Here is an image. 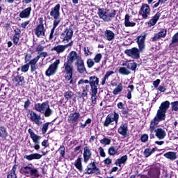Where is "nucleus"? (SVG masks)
I'll list each match as a JSON object with an SVG mask.
<instances>
[{"label": "nucleus", "instance_id": "obj_1", "mask_svg": "<svg viewBox=\"0 0 178 178\" xmlns=\"http://www.w3.org/2000/svg\"><path fill=\"white\" fill-rule=\"evenodd\" d=\"M169 106H170V102H169V101L162 102L157 111L156 116L150 122L149 130L151 133L155 131L156 136L159 138V140H163V138L166 137V132L162 129H157L156 130L155 129L156 126L159 124V122H162V120L166 119V112L168 109H169Z\"/></svg>", "mask_w": 178, "mask_h": 178}, {"label": "nucleus", "instance_id": "obj_2", "mask_svg": "<svg viewBox=\"0 0 178 178\" xmlns=\"http://www.w3.org/2000/svg\"><path fill=\"white\" fill-rule=\"evenodd\" d=\"M78 84H90L92 106H95L97 105V94H98V88H99V78L97 76H92L89 78V81L81 79Z\"/></svg>", "mask_w": 178, "mask_h": 178}, {"label": "nucleus", "instance_id": "obj_3", "mask_svg": "<svg viewBox=\"0 0 178 178\" xmlns=\"http://www.w3.org/2000/svg\"><path fill=\"white\" fill-rule=\"evenodd\" d=\"M35 109L37 112H40V113L44 115L45 118H49V116H51L52 113H54V110L51 109L48 102L35 104Z\"/></svg>", "mask_w": 178, "mask_h": 178}, {"label": "nucleus", "instance_id": "obj_4", "mask_svg": "<svg viewBox=\"0 0 178 178\" xmlns=\"http://www.w3.org/2000/svg\"><path fill=\"white\" fill-rule=\"evenodd\" d=\"M98 15L100 19L104 22H111L116 15V10L99 8Z\"/></svg>", "mask_w": 178, "mask_h": 178}, {"label": "nucleus", "instance_id": "obj_5", "mask_svg": "<svg viewBox=\"0 0 178 178\" xmlns=\"http://www.w3.org/2000/svg\"><path fill=\"white\" fill-rule=\"evenodd\" d=\"M20 172L25 175V176L31 177L32 178H38L40 177V174H38V170L33 167L31 165H28L26 166L22 167Z\"/></svg>", "mask_w": 178, "mask_h": 178}, {"label": "nucleus", "instance_id": "obj_6", "mask_svg": "<svg viewBox=\"0 0 178 178\" xmlns=\"http://www.w3.org/2000/svg\"><path fill=\"white\" fill-rule=\"evenodd\" d=\"M64 73H65V79L67 81H70V84H72L73 80V64L66 61L64 63L63 65Z\"/></svg>", "mask_w": 178, "mask_h": 178}, {"label": "nucleus", "instance_id": "obj_7", "mask_svg": "<svg viewBox=\"0 0 178 178\" xmlns=\"http://www.w3.org/2000/svg\"><path fill=\"white\" fill-rule=\"evenodd\" d=\"M60 64V60H56L54 63L49 65V68L45 72V75L47 77L54 76L56 72H58V67Z\"/></svg>", "mask_w": 178, "mask_h": 178}, {"label": "nucleus", "instance_id": "obj_8", "mask_svg": "<svg viewBox=\"0 0 178 178\" xmlns=\"http://www.w3.org/2000/svg\"><path fill=\"white\" fill-rule=\"evenodd\" d=\"M112 122H115V124H118L119 122V114L118 113L115 112L114 115H108V116L106 118L104 126H105V127H108L109 124L112 123Z\"/></svg>", "mask_w": 178, "mask_h": 178}, {"label": "nucleus", "instance_id": "obj_9", "mask_svg": "<svg viewBox=\"0 0 178 178\" xmlns=\"http://www.w3.org/2000/svg\"><path fill=\"white\" fill-rule=\"evenodd\" d=\"M29 119L31 122L35 123V124H37V126H41V124H42L41 115H39L34 111H31L29 113Z\"/></svg>", "mask_w": 178, "mask_h": 178}, {"label": "nucleus", "instance_id": "obj_10", "mask_svg": "<svg viewBox=\"0 0 178 178\" xmlns=\"http://www.w3.org/2000/svg\"><path fill=\"white\" fill-rule=\"evenodd\" d=\"M73 37V29L67 28L60 35V38L63 42H69Z\"/></svg>", "mask_w": 178, "mask_h": 178}, {"label": "nucleus", "instance_id": "obj_11", "mask_svg": "<svg viewBox=\"0 0 178 178\" xmlns=\"http://www.w3.org/2000/svg\"><path fill=\"white\" fill-rule=\"evenodd\" d=\"M86 171L88 175H92L94 173L95 175H101V172H99V169L97 168V165H95V163H90L88 165L87 168L86 169Z\"/></svg>", "mask_w": 178, "mask_h": 178}, {"label": "nucleus", "instance_id": "obj_12", "mask_svg": "<svg viewBox=\"0 0 178 178\" xmlns=\"http://www.w3.org/2000/svg\"><path fill=\"white\" fill-rule=\"evenodd\" d=\"M139 14L143 19H147L149 15H151V8H149V6L148 4H143Z\"/></svg>", "mask_w": 178, "mask_h": 178}, {"label": "nucleus", "instance_id": "obj_13", "mask_svg": "<svg viewBox=\"0 0 178 178\" xmlns=\"http://www.w3.org/2000/svg\"><path fill=\"white\" fill-rule=\"evenodd\" d=\"M124 54L133 59H138V58H140V51L136 47L130 49H126Z\"/></svg>", "mask_w": 178, "mask_h": 178}, {"label": "nucleus", "instance_id": "obj_14", "mask_svg": "<svg viewBox=\"0 0 178 178\" xmlns=\"http://www.w3.org/2000/svg\"><path fill=\"white\" fill-rule=\"evenodd\" d=\"M82 59L81 56L77 54V52L72 51L67 56V62L73 65V62H74V60H76V62H79Z\"/></svg>", "mask_w": 178, "mask_h": 178}, {"label": "nucleus", "instance_id": "obj_15", "mask_svg": "<svg viewBox=\"0 0 178 178\" xmlns=\"http://www.w3.org/2000/svg\"><path fill=\"white\" fill-rule=\"evenodd\" d=\"M35 34L38 38H42L45 35L44 24H39L35 29Z\"/></svg>", "mask_w": 178, "mask_h": 178}, {"label": "nucleus", "instance_id": "obj_16", "mask_svg": "<svg viewBox=\"0 0 178 178\" xmlns=\"http://www.w3.org/2000/svg\"><path fill=\"white\" fill-rule=\"evenodd\" d=\"M75 66L76 67L77 72L79 73H81V74H83L87 72V70L86 69V66L84 65V60H83V58L79 60V62H75Z\"/></svg>", "mask_w": 178, "mask_h": 178}, {"label": "nucleus", "instance_id": "obj_17", "mask_svg": "<svg viewBox=\"0 0 178 178\" xmlns=\"http://www.w3.org/2000/svg\"><path fill=\"white\" fill-rule=\"evenodd\" d=\"M92 153H91V150L88 147H85L83 148V161L85 163H88V161L91 159Z\"/></svg>", "mask_w": 178, "mask_h": 178}, {"label": "nucleus", "instance_id": "obj_18", "mask_svg": "<svg viewBox=\"0 0 178 178\" xmlns=\"http://www.w3.org/2000/svg\"><path fill=\"white\" fill-rule=\"evenodd\" d=\"M59 10H60V4H57L50 12V16H51V17H54V19H59V16H60Z\"/></svg>", "mask_w": 178, "mask_h": 178}, {"label": "nucleus", "instance_id": "obj_19", "mask_svg": "<svg viewBox=\"0 0 178 178\" xmlns=\"http://www.w3.org/2000/svg\"><path fill=\"white\" fill-rule=\"evenodd\" d=\"M79 119H80V113L76 111L70 114L67 120L69 123H76V122H78Z\"/></svg>", "mask_w": 178, "mask_h": 178}, {"label": "nucleus", "instance_id": "obj_20", "mask_svg": "<svg viewBox=\"0 0 178 178\" xmlns=\"http://www.w3.org/2000/svg\"><path fill=\"white\" fill-rule=\"evenodd\" d=\"M137 42L140 51H143L145 48V35H140L137 38Z\"/></svg>", "mask_w": 178, "mask_h": 178}, {"label": "nucleus", "instance_id": "obj_21", "mask_svg": "<svg viewBox=\"0 0 178 178\" xmlns=\"http://www.w3.org/2000/svg\"><path fill=\"white\" fill-rule=\"evenodd\" d=\"M24 158L27 161H33V159H41V158H42V155L38 153H34L29 155H25Z\"/></svg>", "mask_w": 178, "mask_h": 178}, {"label": "nucleus", "instance_id": "obj_22", "mask_svg": "<svg viewBox=\"0 0 178 178\" xmlns=\"http://www.w3.org/2000/svg\"><path fill=\"white\" fill-rule=\"evenodd\" d=\"M30 13H31V7H28L19 13V17L22 19L30 17Z\"/></svg>", "mask_w": 178, "mask_h": 178}, {"label": "nucleus", "instance_id": "obj_23", "mask_svg": "<svg viewBox=\"0 0 178 178\" xmlns=\"http://www.w3.org/2000/svg\"><path fill=\"white\" fill-rule=\"evenodd\" d=\"M127 124L126 123L121 124L118 128L119 134H121V136H123V137H126V136H127Z\"/></svg>", "mask_w": 178, "mask_h": 178}, {"label": "nucleus", "instance_id": "obj_24", "mask_svg": "<svg viewBox=\"0 0 178 178\" xmlns=\"http://www.w3.org/2000/svg\"><path fill=\"white\" fill-rule=\"evenodd\" d=\"M122 66H126L130 70H136L137 69V63L130 60L123 63Z\"/></svg>", "mask_w": 178, "mask_h": 178}, {"label": "nucleus", "instance_id": "obj_25", "mask_svg": "<svg viewBox=\"0 0 178 178\" xmlns=\"http://www.w3.org/2000/svg\"><path fill=\"white\" fill-rule=\"evenodd\" d=\"M163 156L170 161H176L177 153L175 152H168L163 154Z\"/></svg>", "mask_w": 178, "mask_h": 178}, {"label": "nucleus", "instance_id": "obj_26", "mask_svg": "<svg viewBox=\"0 0 178 178\" xmlns=\"http://www.w3.org/2000/svg\"><path fill=\"white\" fill-rule=\"evenodd\" d=\"M29 133L31 136V138H32L33 143L35 144H40V142H38V140H40V137L36 134H35L34 131H33V129H29Z\"/></svg>", "mask_w": 178, "mask_h": 178}, {"label": "nucleus", "instance_id": "obj_27", "mask_svg": "<svg viewBox=\"0 0 178 178\" xmlns=\"http://www.w3.org/2000/svg\"><path fill=\"white\" fill-rule=\"evenodd\" d=\"M104 35L108 41L115 40V33L111 30H106L104 32Z\"/></svg>", "mask_w": 178, "mask_h": 178}, {"label": "nucleus", "instance_id": "obj_28", "mask_svg": "<svg viewBox=\"0 0 178 178\" xmlns=\"http://www.w3.org/2000/svg\"><path fill=\"white\" fill-rule=\"evenodd\" d=\"M165 35H166V29H161V31L154 36L152 41H156L157 40H159V38L165 37Z\"/></svg>", "mask_w": 178, "mask_h": 178}, {"label": "nucleus", "instance_id": "obj_29", "mask_svg": "<svg viewBox=\"0 0 178 178\" xmlns=\"http://www.w3.org/2000/svg\"><path fill=\"white\" fill-rule=\"evenodd\" d=\"M17 170V165H14L12 170L8 173L7 178H16V170Z\"/></svg>", "mask_w": 178, "mask_h": 178}, {"label": "nucleus", "instance_id": "obj_30", "mask_svg": "<svg viewBox=\"0 0 178 178\" xmlns=\"http://www.w3.org/2000/svg\"><path fill=\"white\" fill-rule=\"evenodd\" d=\"M127 161V156L124 155V156H122L120 159H118L115 161V164L116 165V166H119L120 168V166H122V164L126 163Z\"/></svg>", "mask_w": 178, "mask_h": 178}, {"label": "nucleus", "instance_id": "obj_31", "mask_svg": "<svg viewBox=\"0 0 178 178\" xmlns=\"http://www.w3.org/2000/svg\"><path fill=\"white\" fill-rule=\"evenodd\" d=\"M123 91V84L120 83L113 90V95H118Z\"/></svg>", "mask_w": 178, "mask_h": 178}, {"label": "nucleus", "instance_id": "obj_32", "mask_svg": "<svg viewBox=\"0 0 178 178\" xmlns=\"http://www.w3.org/2000/svg\"><path fill=\"white\" fill-rule=\"evenodd\" d=\"M125 27H134L136 26V22H130V16L129 15H125L124 19Z\"/></svg>", "mask_w": 178, "mask_h": 178}, {"label": "nucleus", "instance_id": "obj_33", "mask_svg": "<svg viewBox=\"0 0 178 178\" xmlns=\"http://www.w3.org/2000/svg\"><path fill=\"white\" fill-rule=\"evenodd\" d=\"M66 46L65 45H57L54 47L53 51H56L57 54H63V52H65L66 51Z\"/></svg>", "mask_w": 178, "mask_h": 178}, {"label": "nucleus", "instance_id": "obj_34", "mask_svg": "<svg viewBox=\"0 0 178 178\" xmlns=\"http://www.w3.org/2000/svg\"><path fill=\"white\" fill-rule=\"evenodd\" d=\"M112 74H115V72L113 71H108L106 72L104 77L102 79V86H105V83L106 82V80L109 79L110 76H112Z\"/></svg>", "mask_w": 178, "mask_h": 178}, {"label": "nucleus", "instance_id": "obj_35", "mask_svg": "<svg viewBox=\"0 0 178 178\" xmlns=\"http://www.w3.org/2000/svg\"><path fill=\"white\" fill-rule=\"evenodd\" d=\"M159 17H161V13H157L154 17L149 21V24H150V26H155L156 22L159 19Z\"/></svg>", "mask_w": 178, "mask_h": 178}, {"label": "nucleus", "instance_id": "obj_36", "mask_svg": "<svg viewBox=\"0 0 178 178\" xmlns=\"http://www.w3.org/2000/svg\"><path fill=\"white\" fill-rule=\"evenodd\" d=\"M74 166L75 168H76V169H78V170H79L80 172H81L83 170V165L81 164V158H78L74 163Z\"/></svg>", "mask_w": 178, "mask_h": 178}, {"label": "nucleus", "instance_id": "obj_37", "mask_svg": "<svg viewBox=\"0 0 178 178\" xmlns=\"http://www.w3.org/2000/svg\"><path fill=\"white\" fill-rule=\"evenodd\" d=\"M0 137L1 138H6L8 137V131L4 127H0Z\"/></svg>", "mask_w": 178, "mask_h": 178}, {"label": "nucleus", "instance_id": "obj_38", "mask_svg": "<svg viewBox=\"0 0 178 178\" xmlns=\"http://www.w3.org/2000/svg\"><path fill=\"white\" fill-rule=\"evenodd\" d=\"M13 81L16 83V86H19V84H20V83H23V81H24V77H23L20 75H17V76H15V78L13 79Z\"/></svg>", "mask_w": 178, "mask_h": 178}, {"label": "nucleus", "instance_id": "obj_39", "mask_svg": "<svg viewBox=\"0 0 178 178\" xmlns=\"http://www.w3.org/2000/svg\"><path fill=\"white\" fill-rule=\"evenodd\" d=\"M119 73L120 74H123L124 76H129V74H130V73H131V72H130V70H129V69H127L124 67H122L119 70Z\"/></svg>", "mask_w": 178, "mask_h": 178}, {"label": "nucleus", "instance_id": "obj_40", "mask_svg": "<svg viewBox=\"0 0 178 178\" xmlns=\"http://www.w3.org/2000/svg\"><path fill=\"white\" fill-rule=\"evenodd\" d=\"M154 152H155V149L154 148H152V149H146L143 154L145 155V156L146 158H148V156H151L152 154H154Z\"/></svg>", "mask_w": 178, "mask_h": 178}, {"label": "nucleus", "instance_id": "obj_41", "mask_svg": "<svg viewBox=\"0 0 178 178\" xmlns=\"http://www.w3.org/2000/svg\"><path fill=\"white\" fill-rule=\"evenodd\" d=\"M73 95H74V93L70 90L67 91L64 94V97L67 99V101H69V99H72V98H73Z\"/></svg>", "mask_w": 178, "mask_h": 178}, {"label": "nucleus", "instance_id": "obj_42", "mask_svg": "<svg viewBox=\"0 0 178 178\" xmlns=\"http://www.w3.org/2000/svg\"><path fill=\"white\" fill-rule=\"evenodd\" d=\"M38 60H40V56H37L35 58L29 61V63H28V65H37V62H38Z\"/></svg>", "mask_w": 178, "mask_h": 178}, {"label": "nucleus", "instance_id": "obj_43", "mask_svg": "<svg viewBox=\"0 0 178 178\" xmlns=\"http://www.w3.org/2000/svg\"><path fill=\"white\" fill-rule=\"evenodd\" d=\"M49 126V122L44 123L42 124V134H45V133H47Z\"/></svg>", "mask_w": 178, "mask_h": 178}, {"label": "nucleus", "instance_id": "obj_44", "mask_svg": "<svg viewBox=\"0 0 178 178\" xmlns=\"http://www.w3.org/2000/svg\"><path fill=\"white\" fill-rule=\"evenodd\" d=\"M101 59H102V54H97L94 58V60L95 63H99L101 62Z\"/></svg>", "mask_w": 178, "mask_h": 178}, {"label": "nucleus", "instance_id": "obj_45", "mask_svg": "<svg viewBox=\"0 0 178 178\" xmlns=\"http://www.w3.org/2000/svg\"><path fill=\"white\" fill-rule=\"evenodd\" d=\"M66 150V149L65 148V146L62 145L60 147V148L58 149V152L60 153V156H62L63 158H65V151Z\"/></svg>", "mask_w": 178, "mask_h": 178}, {"label": "nucleus", "instance_id": "obj_46", "mask_svg": "<svg viewBox=\"0 0 178 178\" xmlns=\"http://www.w3.org/2000/svg\"><path fill=\"white\" fill-rule=\"evenodd\" d=\"M100 143L104 145H109L111 144V139L104 138L100 140Z\"/></svg>", "mask_w": 178, "mask_h": 178}, {"label": "nucleus", "instance_id": "obj_47", "mask_svg": "<svg viewBox=\"0 0 178 178\" xmlns=\"http://www.w3.org/2000/svg\"><path fill=\"white\" fill-rule=\"evenodd\" d=\"M171 108L172 111H175V112H177L178 111V101L174 102L171 103Z\"/></svg>", "mask_w": 178, "mask_h": 178}, {"label": "nucleus", "instance_id": "obj_48", "mask_svg": "<svg viewBox=\"0 0 178 178\" xmlns=\"http://www.w3.org/2000/svg\"><path fill=\"white\" fill-rule=\"evenodd\" d=\"M29 69H30V65L29 63L25 64L22 67L21 72H22L23 73H26V72H29Z\"/></svg>", "mask_w": 178, "mask_h": 178}, {"label": "nucleus", "instance_id": "obj_49", "mask_svg": "<svg viewBox=\"0 0 178 178\" xmlns=\"http://www.w3.org/2000/svg\"><path fill=\"white\" fill-rule=\"evenodd\" d=\"M83 51L85 52L86 56H88V55H92V51L90 47H84Z\"/></svg>", "mask_w": 178, "mask_h": 178}, {"label": "nucleus", "instance_id": "obj_50", "mask_svg": "<svg viewBox=\"0 0 178 178\" xmlns=\"http://www.w3.org/2000/svg\"><path fill=\"white\" fill-rule=\"evenodd\" d=\"M116 152H118V150H116V149H115L114 147H111L108 149L109 155H115L116 154Z\"/></svg>", "mask_w": 178, "mask_h": 178}, {"label": "nucleus", "instance_id": "obj_51", "mask_svg": "<svg viewBox=\"0 0 178 178\" xmlns=\"http://www.w3.org/2000/svg\"><path fill=\"white\" fill-rule=\"evenodd\" d=\"M95 63H94V60L91 58H89L87 60V65L88 67L91 69V67H92V66H94Z\"/></svg>", "mask_w": 178, "mask_h": 178}, {"label": "nucleus", "instance_id": "obj_52", "mask_svg": "<svg viewBox=\"0 0 178 178\" xmlns=\"http://www.w3.org/2000/svg\"><path fill=\"white\" fill-rule=\"evenodd\" d=\"M13 40L15 45H17V44H19V41L20 40V36L14 35Z\"/></svg>", "mask_w": 178, "mask_h": 178}, {"label": "nucleus", "instance_id": "obj_53", "mask_svg": "<svg viewBox=\"0 0 178 178\" xmlns=\"http://www.w3.org/2000/svg\"><path fill=\"white\" fill-rule=\"evenodd\" d=\"M176 42H178V32L172 37V44H176Z\"/></svg>", "mask_w": 178, "mask_h": 178}, {"label": "nucleus", "instance_id": "obj_54", "mask_svg": "<svg viewBox=\"0 0 178 178\" xmlns=\"http://www.w3.org/2000/svg\"><path fill=\"white\" fill-rule=\"evenodd\" d=\"M140 140L142 143H146V141H148V135L147 134L143 135L140 138Z\"/></svg>", "mask_w": 178, "mask_h": 178}, {"label": "nucleus", "instance_id": "obj_55", "mask_svg": "<svg viewBox=\"0 0 178 178\" xmlns=\"http://www.w3.org/2000/svg\"><path fill=\"white\" fill-rule=\"evenodd\" d=\"M60 20L58 19H55V20L54 21V26L52 29H54L55 30V29H56V27H58V25L59 24Z\"/></svg>", "mask_w": 178, "mask_h": 178}, {"label": "nucleus", "instance_id": "obj_56", "mask_svg": "<svg viewBox=\"0 0 178 178\" xmlns=\"http://www.w3.org/2000/svg\"><path fill=\"white\" fill-rule=\"evenodd\" d=\"M45 47L41 44L38 45L37 47H36V51L37 52H42V51H44V49Z\"/></svg>", "mask_w": 178, "mask_h": 178}, {"label": "nucleus", "instance_id": "obj_57", "mask_svg": "<svg viewBox=\"0 0 178 178\" xmlns=\"http://www.w3.org/2000/svg\"><path fill=\"white\" fill-rule=\"evenodd\" d=\"M161 83V79H156V81H154L153 82V86L154 87V88H156L159 84Z\"/></svg>", "mask_w": 178, "mask_h": 178}, {"label": "nucleus", "instance_id": "obj_58", "mask_svg": "<svg viewBox=\"0 0 178 178\" xmlns=\"http://www.w3.org/2000/svg\"><path fill=\"white\" fill-rule=\"evenodd\" d=\"M31 104V102H30V99H28L25 102L24 108V109H29V106Z\"/></svg>", "mask_w": 178, "mask_h": 178}, {"label": "nucleus", "instance_id": "obj_59", "mask_svg": "<svg viewBox=\"0 0 178 178\" xmlns=\"http://www.w3.org/2000/svg\"><path fill=\"white\" fill-rule=\"evenodd\" d=\"M29 24H30V21L24 22L22 24H21V27L22 29H26V27H27V26H29Z\"/></svg>", "mask_w": 178, "mask_h": 178}, {"label": "nucleus", "instance_id": "obj_60", "mask_svg": "<svg viewBox=\"0 0 178 178\" xmlns=\"http://www.w3.org/2000/svg\"><path fill=\"white\" fill-rule=\"evenodd\" d=\"M99 154L101 156L105 158V152L104 151V148L99 147Z\"/></svg>", "mask_w": 178, "mask_h": 178}, {"label": "nucleus", "instance_id": "obj_61", "mask_svg": "<svg viewBox=\"0 0 178 178\" xmlns=\"http://www.w3.org/2000/svg\"><path fill=\"white\" fill-rule=\"evenodd\" d=\"M30 59H31V54H26L25 56V63L30 62Z\"/></svg>", "mask_w": 178, "mask_h": 178}, {"label": "nucleus", "instance_id": "obj_62", "mask_svg": "<svg viewBox=\"0 0 178 178\" xmlns=\"http://www.w3.org/2000/svg\"><path fill=\"white\" fill-rule=\"evenodd\" d=\"M117 106L118 109H124V104L122 102H119Z\"/></svg>", "mask_w": 178, "mask_h": 178}, {"label": "nucleus", "instance_id": "obj_63", "mask_svg": "<svg viewBox=\"0 0 178 178\" xmlns=\"http://www.w3.org/2000/svg\"><path fill=\"white\" fill-rule=\"evenodd\" d=\"M105 165H111L112 163V159L107 158L104 160Z\"/></svg>", "mask_w": 178, "mask_h": 178}, {"label": "nucleus", "instance_id": "obj_64", "mask_svg": "<svg viewBox=\"0 0 178 178\" xmlns=\"http://www.w3.org/2000/svg\"><path fill=\"white\" fill-rule=\"evenodd\" d=\"M21 33H22V31H20L19 29H16L15 30V35H14L20 36Z\"/></svg>", "mask_w": 178, "mask_h": 178}]
</instances>
